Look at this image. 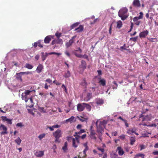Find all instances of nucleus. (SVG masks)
Instances as JSON below:
<instances>
[{"mask_svg": "<svg viewBox=\"0 0 158 158\" xmlns=\"http://www.w3.org/2000/svg\"><path fill=\"white\" fill-rule=\"evenodd\" d=\"M128 12V9L126 8H124L120 10L118 13V15L121 17V19L124 20L128 16V15L127 14Z\"/></svg>", "mask_w": 158, "mask_h": 158, "instance_id": "1", "label": "nucleus"}, {"mask_svg": "<svg viewBox=\"0 0 158 158\" xmlns=\"http://www.w3.org/2000/svg\"><path fill=\"white\" fill-rule=\"evenodd\" d=\"M53 136L55 138V142L56 143H59L60 140L59 138L62 136V132L61 130L57 129L56 131L53 133Z\"/></svg>", "mask_w": 158, "mask_h": 158, "instance_id": "2", "label": "nucleus"}, {"mask_svg": "<svg viewBox=\"0 0 158 158\" xmlns=\"http://www.w3.org/2000/svg\"><path fill=\"white\" fill-rule=\"evenodd\" d=\"M143 13L141 12L139 13V16L135 17L134 18L133 20L135 25L137 26H139V25L141 23V21L139 20L143 19Z\"/></svg>", "mask_w": 158, "mask_h": 158, "instance_id": "3", "label": "nucleus"}, {"mask_svg": "<svg viewBox=\"0 0 158 158\" xmlns=\"http://www.w3.org/2000/svg\"><path fill=\"white\" fill-rule=\"evenodd\" d=\"M104 121H103L102 122L100 121L99 125H98V121H97L96 122V124L97 127V131L98 133L102 134L103 132L104 129L102 127V126L103 125Z\"/></svg>", "mask_w": 158, "mask_h": 158, "instance_id": "4", "label": "nucleus"}, {"mask_svg": "<svg viewBox=\"0 0 158 158\" xmlns=\"http://www.w3.org/2000/svg\"><path fill=\"white\" fill-rule=\"evenodd\" d=\"M79 135H77L75 138H73L72 139L73 146L75 148H76L78 143H79V138L80 137Z\"/></svg>", "mask_w": 158, "mask_h": 158, "instance_id": "5", "label": "nucleus"}, {"mask_svg": "<svg viewBox=\"0 0 158 158\" xmlns=\"http://www.w3.org/2000/svg\"><path fill=\"white\" fill-rule=\"evenodd\" d=\"M31 73V72H21L19 73H16V78L20 80L21 81H22V76L23 74L28 75L29 74Z\"/></svg>", "mask_w": 158, "mask_h": 158, "instance_id": "6", "label": "nucleus"}, {"mask_svg": "<svg viewBox=\"0 0 158 158\" xmlns=\"http://www.w3.org/2000/svg\"><path fill=\"white\" fill-rule=\"evenodd\" d=\"M31 92L29 90H26L24 92L25 95H23V94L22 95V100H24L26 102H27L28 100V98L27 97V95L29 94Z\"/></svg>", "mask_w": 158, "mask_h": 158, "instance_id": "7", "label": "nucleus"}, {"mask_svg": "<svg viewBox=\"0 0 158 158\" xmlns=\"http://www.w3.org/2000/svg\"><path fill=\"white\" fill-rule=\"evenodd\" d=\"M85 103H78L77 105V110L78 111L81 112L85 109Z\"/></svg>", "mask_w": 158, "mask_h": 158, "instance_id": "8", "label": "nucleus"}, {"mask_svg": "<svg viewBox=\"0 0 158 158\" xmlns=\"http://www.w3.org/2000/svg\"><path fill=\"white\" fill-rule=\"evenodd\" d=\"M76 37V35L73 36L71 39L69 40L68 42L66 43L65 45L67 48H68L71 46L74 42V39Z\"/></svg>", "mask_w": 158, "mask_h": 158, "instance_id": "9", "label": "nucleus"}, {"mask_svg": "<svg viewBox=\"0 0 158 158\" xmlns=\"http://www.w3.org/2000/svg\"><path fill=\"white\" fill-rule=\"evenodd\" d=\"M142 119V121H150L151 119V116L150 115L146 116L143 115L139 118V120Z\"/></svg>", "mask_w": 158, "mask_h": 158, "instance_id": "10", "label": "nucleus"}, {"mask_svg": "<svg viewBox=\"0 0 158 158\" xmlns=\"http://www.w3.org/2000/svg\"><path fill=\"white\" fill-rule=\"evenodd\" d=\"M0 129L1 130H3V131H2L1 132V135H3L7 134V128L4 125L1 124V125L0 126Z\"/></svg>", "mask_w": 158, "mask_h": 158, "instance_id": "11", "label": "nucleus"}, {"mask_svg": "<svg viewBox=\"0 0 158 158\" xmlns=\"http://www.w3.org/2000/svg\"><path fill=\"white\" fill-rule=\"evenodd\" d=\"M148 34V31L147 30L141 32L139 34V37L140 38H145Z\"/></svg>", "mask_w": 158, "mask_h": 158, "instance_id": "12", "label": "nucleus"}, {"mask_svg": "<svg viewBox=\"0 0 158 158\" xmlns=\"http://www.w3.org/2000/svg\"><path fill=\"white\" fill-rule=\"evenodd\" d=\"M132 5L134 7H139L141 6L140 2L139 0H134Z\"/></svg>", "mask_w": 158, "mask_h": 158, "instance_id": "13", "label": "nucleus"}, {"mask_svg": "<svg viewBox=\"0 0 158 158\" xmlns=\"http://www.w3.org/2000/svg\"><path fill=\"white\" fill-rule=\"evenodd\" d=\"M81 64L80 65L79 67L81 68L84 71L86 67V62L84 60H82L81 61Z\"/></svg>", "mask_w": 158, "mask_h": 158, "instance_id": "14", "label": "nucleus"}, {"mask_svg": "<svg viewBox=\"0 0 158 158\" xmlns=\"http://www.w3.org/2000/svg\"><path fill=\"white\" fill-rule=\"evenodd\" d=\"M35 155L38 157H41L44 155L43 151H37L35 153Z\"/></svg>", "mask_w": 158, "mask_h": 158, "instance_id": "15", "label": "nucleus"}, {"mask_svg": "<svg viewBox=\"0 0 158 158\" xmlns=\"http://www.w3.org/2000/svg\"><path fill=\"white\" fill-rule=\"evenodd\" d=\"M96 133H95L94 130H91L90 134L89 136L90 137L93 139L96 140L97 139V138L95 136Z\"/></svg>", "mask_w": 158, "mask_h": 158, "instance_id": "16", "label": "nucleus"}, {"mask_svg": "<svg viewBox=\"0 0 158 158\" xmlns=\"http://www.w3.org/2000/svg\"><path fill=\"white\" fill-rule=\"evenodd\" d=\"M43 69V66L41 64H39L36 69L37 72L38 73H40L41 72Z\"/></svg>", "mask_w": 158, "mask_h": 158, "instance_id": "17", "label": "nucleus"}, {"mask_svg": "<svg viewBox=\"0 0 158 158\" xmlns=\"http://www.w3.org/2000/svg\"><path fill=\"white\" fill-rule=\"evenodd\" d=\"M118 154L120 156H122L124 153V152L120 147H118L117 149Z\"/></svg>", "mask_w": 158, "mask_h": 158, "instance_id": "18", "label": "nucleus"}, {"mask_svg": "<svg viewBox=\"0 0 158 158\" xmlns=\"http://www.w3.org/2000/svg\"><path fill=\"white\" fill-rule=\"evenodd\" d=\"M96 103L98 105H101L104 103L103 100L100 98H97L96 99Z\"/></svg>", "mask_w": 158, "mask_h": 158, "instance_id": "19", "label": "nucleus"}, {"mask_svg": "<svg viewBox=\"0 0 158 158\" xmlns=\"http://www.w3.org/2000/svg\"><path fill=\"white\" fill-rule=\"evenodd\" d=\"M51 35H48L44 39V41L45 44L49 43L51 40Z\"/></svg>", "mask_w": 158, "mask_h": 158, "instance_id": "20", "label": "nucleus"}, {"mask_svg": "<svg viewBox=\"0 0 158 158\" xmlns=\"http://www.w3.org/2000/svg\"><path fill=\"white\" fill-rule=\"evenodd\" d=\"M91 98H92L91 93H88L87 94L86 97L84 98V100L85 101L88 102L89 101Z\"/></svg>", "mask_w": 158, "mask_h": 158, "instance_id": "21", "label": "nucleus"}, {"mask_svg": "<svg viewBox=\"0 0 158 158\" xmlns=\"http://www.w3.org/2000/svg\"><path fill=\"white\" fill-rule=\"evenodd\" d=\"M99 83L100 85L103 86H105L106 85V81L104 79H100Z\"/></svg>", "mask_w": 158, "mask_h": 158, "instance_id": "22", "label": "nucleus"}, {"mask_svg": "<svg viewBox=\"0 0 158 158\" xmlns=\"http://www.w3.org/2000/svg\"><path fill=\"white\" fill-rule=\"evenodd\" d=\"M84 29L82 25H80L79 27L75 29V31H76L78 32L82 31Z\"/></svg>", "mask_w": 158, "mask_h": 158, "instance_id": "23", "label": "nucleus"}, {"mask_svg": "<svg viewBox=\"0 0 158 158\" xmlns=\"http://www.w3.org/2000/svg\"><path fill=\"white\" fill-rule=\"evenodd\" d=\"M41 54H42V60L43 61H44V60H45L47 57V56H48V55L49 54H48V53H47V52H46L45 53V54H44V52H42Z\"/></svg>", "mask_w": 158, "mask_h": 158, "instance_id": "24", "label": "nucleus"}, {"mask_svg": "<svg viewBox=\"0 0 158 158\" xmlns=\"http://www.w3.org/2000/svg\"><path fill=\"white\" fill-rule=\"evenodd\" d=\"M67 146V142H65L64 144V146L62 148V149L63 150L64 152H65L66 151L68 150Z\"/></svg>", "mask_w": 158, "mask_h": 158, "instance_id": "25", "label": "nucleus"}, {"mask_svg": "<svg viewBox=\"0 0 158 158\" xmlns=\"http://www.w3.org/2000/svg\"><path fill=\"white\" fill-rule=\"evenodd\" d=\"M77 118L79 119L80 121H81L82 122H87V120H88L87 118H83L82 117H79L77 116Z\"/></svg>", "mask_w": 158, "mask_h": 158, "instance_id": "26", "label": "nucleus"}, {"mask_svg": "<svg viewBox=\"0 0 158 158\" xmlns=\"http://www.w3.org/2000/svg\"><path fill=\"white\" fill-rule=\"evenodd\" d=\"M142 125L144 126H147L148 127H156V125L155 123L151 124L149 125H147L145 123H143L141 124Z\"/></svg>", "mask_w": 158, "mask_h": 158, "instance_id": "27", "label": "nucleus"}, {"mask_svg": "<svg viewBox=\"0 0 158 158\" xmlns=\"http://www.w3.org/2000/svg\"><path fill=\"white\" fill-rule=\"evenodd\" d=\"M86 108L87 110L90 111L91 109V106L88 104L85 103V108Z\"/></svg>", "mask_w": 158, "mask_h": 158, "instance_id": "28", "label": "nucleus"}, {"mask_svg": "<svg viewBox=\"0 0 158 158\" xmlns=\"http://www.w3.org/2000/svg\"><path fill=\"white\" fill-rule=\"evenodd\" d=\"M117 27L118 28H121L122 26V23L121 21L119 20L117 22Z\"/></svg>", "mask_w": 158, "mask_h": 158, "instance_id": "29", "label": "nucleus"}, {"mask_svg": "<svg viewBox=\"0 0 158 158\" xmlns=\"http://www.w3.org/2000/svg\"><path fill=\"white\" fill-rule=\"evenodd\" d=\"M130 140L131 145H133L135 141V137H132L130 139Z\"/></svg>", "mask_w": 158, "mask_h": 158, "instance_id": "30", "label": "nucleus"}, {"mask_svg": "<svg viewBox=\"0 0 158 158\" xmlns=\"http://www.w3.org/2000/svg\"><path fill=\"white\" fill-rule=\"evenodd\" d=\"M15 141L18 145H20L22 140L19 137L16 139L15 140Z\"/></svg>", "mask_w": 158, "mask_h": 158, "instance_id": "31", "label": "nucleus"}, {"mask_svg": "<svg viewBox=\"0 0 158 158\" xmlns=\"http://www.w3.org/2000/svg\"><path fill=\"white\" fill-rule=\"evenodd\" d=\"M70 73L69 70H67V72L64 76V77L65 78H68L70 76Z\"/></svg>", "mask_w": 158, "mask_h": 158, "instance_id": "32", "label": "nucleus"}, {"mask_svg": "<svg viewBox=\"0 0 158 158\" xmlns=\"http://www.w3.org/2000/svg\"><path fill=\"white\" fill-rule=\"evenodd\" d=\"M25 67L28 69H31L33 68V66L31 64L27 63L25 65Z\"/></svg>", "mask_w": 158, "mask_h": 158, "instance_id": "33", "label": "nucleus"}, {"mask_svg": "<svg viewBox=\"0 0 158 158\" xmlns=\"http://www.w3.org/2000/svg\"><path fill=\"white\" fill-rule=\"evenodd\" d=\"M145 155L142 153H139L136 154L135 156V158L137 157H140L142 158H144Z\"/></svg>", "mask_w": 158, "mask_h": 158, "instance_id": "34", "label": "nucleus"}, {"mask_svg": "<svg viewBox=\"0 0 158 158\" xmlns=\"http://www.w3.org/2000/svg\"><path fill=\"white\" fill-rule=\"evenodd\" d=\"M74 119V117L73 116H71L70 118L66 120V122L68 123V122H70L71 123L73 120Z\"/></svg>", "mask_w": 158, "mask_h": 158, "instance_id": "35", "label": "nucleus"}, {"mask_svg": "<svg viewBox=\"0 0 158 158\" xmlns=\"http://www.w3.org/2000/svg\"><path fill=\"white\" fill-rule=\"evenodd\" d=\"M79 24V23H73L71 26L70 27L71 29H73L75 27H77L78 26Z\"/></svg>", "mask_w": 158, "mask_h": 158, "instance_id": "36", "label": "nucleus"}, {"mask_svg": "<svg viewBox=\"0 0 158 158\" xmlns=\"http://www.w3.org/2000/svg\"><path fill=\"white\" fill-rule=\"evenodd\" d=\"M45 135V134L44 133H43V134H41L39 135L38 136V138L40 140H41L44 137Z\"/></svg>", "mask_w": 158, "mask_h": 158, "instance_id": "37", "label": "nucleus"}, {"mask_svg": "<svg viewBox=\"0 0 158 158\" xmlns=\"http://www.w3.org/2000/svg\"><path fill=\"white\" fill-rule=\"evenodd\" d=\"M138 36H137L135 37H132L130 38V40L134 42H135L137 40Z\"/></svg>", "mask_w": 158, "mask_h": 158, "instance_id": "38", "label": "nucleus"}, {"mask_svg": "<svg viewBox=\"0 0 158 158\" xmlns=\"http://www.w3.org/2000/svg\"><path fill=\"white\" fill-rule=\"evenodd\" d=\"M56 44H63V40L62 39H59V38H58L57 40H56Z\"/></svg>", "mask_w": 158, "mask_h": 158, "instance_id": "39", "label": "nucleus"}, {"mask_svg": "<svg viewBox=\"0 0 158 158\" xmlns=\"http://www.w3.org/2000/svg\"><path fill=\"white\" fill-rule=\"evenodd\" d=\"M61 34H62L61 33H59L58 32H57L56 33L55 35L57 38H59L61 36Z\"/></svg>", "mask_w": 158, "mask_h": 158, "instance_id": "40", "label": "nucleus"}, {"mask_svg": "<svg viewBox=\"0 0 158 158\" xmlns=\"http://www.w3.org/2000/svg\"><path fill=\"white\" fill-rule=\"evenodd\" d=\"M134 133H135V131L133 129H129L127 132V133L130 134Z\"/></svg>", "mask_w": 158, "mask_h": 158, "instance_id": "41", "label": "nucleus"}, {"mask_svg": "<svg viewBox=\"0 0 158 158\" xmlns=\"http://www.w3.org/2000/svg\"><path fill=\"white\" fill-rule=\"evenodd\" d=\"M85 132V131L84 130L81 129L79 132H76L75 133L76 134H81L83 133H84Z\"/></svg>", "mask_w": 158, "mask_h": 158, "instance_id": "42", "label": "nucleus"}, {"mask_svg": "<svg viewBox=\"0 0 158 158\" xmlns=\"http://www.w3.org/2000/svg\"><path fill=\"white\" fill-rule=\"evenodd\" d=\"M48 53V54L49 55H52V54H55V55H57L58 56H60L61 54L60 53H56V52H50Z\"/></svg>", "mask_w": 158, "mask_h": 158, "instance_id": "43", "label": "nucleus"}, {"mask_svg": "<svg viewBox=\"0 0 158 158\" xmlns=\"http://www.w3.org/2000/svg\"><path fill=\"white\" fill-rule=\"evenodd\" d=\"M148 40H149L151 42H155L157 40V39L156 38H148Z\"/></svg>", "mask_w": 158, "mask_h": 158, "instance_id": "44", "label": "nucleus"}, {"mask_svg": "<svg viewBox=\"0 0 158 158\" xmlns=\"http://www.w3.org/2000/svg\"><path fill=\"white\" fill-rule=\"evenodd\" d=\"M45 81L48 82V83L52 84V80L50 78H48L45 80Z\"/></svg>", "mask_w": 158, "mask_h": 158, "instance_id": "45", "label": "nucleus"}, {"mask_svg": "<svg viewBox=\"0 0 158 158\" xmlns=\"http://www.w3.org/2000/svg\"><path fill=\"white\" fill-rule=\"evenodd\" d=\"M126 135H124L122 134L119 136V138L122 140H124L125 138Z\"/></svg>", "mask_w": 158, "mask_h": 158, "instance_id": "46", "label": "nucleus"}, {"mask_svg": "<svg viewBox=\"0 0 158 158\" xmlns=\"http://www.w3.org/2000/svg\"><path fill=\"white\" fill-rule=\"evenodd\" d=\"M75 56L81 58L83 56L80 54H78L76 52H75Z\"/></svg>", "mask_w": 158, "mask_h": 158, "instance_id": "47", "label": "nucleus"}, {"mask_svg": "<svg viewBox=\"0 0 158 158\" xmlns=\"http://www.w3.org/2000/svg\"><path fill=\"white\" fill-rule=\"evenodd\" d=\"M6 121L8 124H11L12 123L11 120L10 119L8 118L7 120H6Z\"/></svg>", "mask_w": 158, "mask_h": 158, "instance_id": "48", "label": "nucleus"}, {"mask_svg": "<svg viewBox=\"0 0 158 158\" xmlns=\"http://www.w3.org/2000/svg\"><path fill=\"white\" fill-rule=\"evenodd\" d=\"M39 110L40 111H42L44 113L46 112V111L45 110H44V107H40Z\"/></svg>", "mask_w": 158, "mask_h": 158, "instance_id": "49", "label": "nucleus"}, {"mask_svg": "<svg viewBox=\"0 0 158 158\" xmlns=\"http://www.w3.org/2000/svg\"><path fill=\"white\" fill-rule=\"evenodd\" d=\"M102 134L101 133H98V137L99 139L101 141L102 140Z\"/></svg>", "mask_w": 158, "mask_h": 158, "instance_id": "50", "label": "nucleus"}, {"mask_svg": "<svg viewBox=\"0 0 158 158\" xmlns=\"http://www.w3.org/2000/svg\"><path fill=\"white\" fill-rule=\"evenodd\" d=\"M16 126L19 127H22L23 126V124L22 123H18L16 124Z\"/></svg>", "mask_w": 158, "mask_h": 158, "instance_id": "51", "label": "nucleus"}, {"mask_svg": "<svg viewBox=\"0 0 158 158\" xmlns=\"http://www.w3.org/2000/svg\"><path fill=\"white\" fill-rule=\"evenodd\" d=\"M49 87H50V86L48 85L47 83L45 84L44 88L45 89H48Z\"/></svg>", "mask_w": 158, "mask_h": 158, "instance_id": "52", "label": "nucleus"}, {"mask_svg": "<svg viewBox=\"0 0 158 158\" xmlns=\"http://www.w3.org/2000/svg\"><path fill=\"white\" fill-rule=\"evenodd\" d=\"M38 46L41 48L43 47V46L41 44L40 41V40L38 41Z\"/></svg>", "mask_w": 158, "mask_h": 158, "instance_id": "53", "label": "nucleus"}, {"mask_svg": "<svg viewBox=\"0 0 158 158\" xmlns=\"http://www.w3.org/2000/svg\"><path fill=\"white\" fill-rule=\"evenodd\" d=\"M60 127V125H53L52 126V127L54 128H58Z\"/></svg>", "mask_w": 158, "mask_h": 158, "instance_id": "54", "label": "nucleus"}, {"mask_svg": "<svg viewBox=\"0 0 158 158\" xmlns=\"http://www.w3.org/2000/svg\"><path fill=\"white\" fill-rule=\"evenodd\" d=\"M123 122L124 123L125 126L127 127H129V125L127 123V120H125Z\"/></svg>", "mask_w": 158, "mask_h": 158, "instance_id": "55", "label": "nucleus"}, {"mask_svg": "<svg viewBox=\"0 0 158 158\" xmlns=\"http://www.w3.org/2000/svg\"><path fill=\"white\" fill-rule=\"evenodd\" d=\"M112 23L110 25V27L109 28V33L110 34H111V30L112 29L111 27H112Z\"/></svg>", "mask_w": 158, "mask_h": 158, "instance_id": "56", "label": "nucleus"}, {"mask_svg": "<svg viewBox=\"0 0 158 158\" xmlns=\"http://www.w3.org/2000/svg\"><path fill=\"white\" fill-rule=\"evenodd\" d=\"M140 150H141L143 149H144L145 148V146L143 145H140Z\"/></svg>", "mask_w": 158, "mask_h": 158, "instance_id": "57", "label": "nucleus"}, {"mask_svg": "<svg viewBox=\"0 0 158 158\" xmlns=\"http://www.w3.org/2000/svg\"><path fill=\"white\" fill-rule=\"evenodd\" d=\"M118 134V133L117 131H115L112 133V135L114 136H116Z\"/></svg>", "mask_w": 158, "mask_h": 158, "instance_id": "58", "label": "nucleus"}, {"mask_svg": "<svg viewBox=\"0 0 158 158\" xmlns=\"http://www.w3.org/2000/svg\"><path fill=\"white\" fill-rule=\"evenodd\" d=\"M2 119L3 121H6L7 120L8 118H7V117L6 116H2Z\"/></svg>", "mask_w": 158, "mask_h": 158, "instance_id": "59", "label": "nucleus"}, {"mask_svg": "<svg viewBox=\"0 0 158 158\" xmlns=\"http://www.w3.org/2000/svg\"><path fill=\"white\" fill-rule=\"evenodd\" d=\"M38 41H37L35 42L34 43V44L33 45V46L35 48H36L37 46H38Z\"/></svg>", "mask_w": 158, "mask_h": 158, "instance_id": "60", "label": "nucleus"}, {"mask_svg": "<svg viewBox=\"0 0 158 158\" xmlns=\"http://www.w3.org/2000/svg\"><path fill=\"white\" fill-rule=\"evenodd\" d=\"M98 149L100 151H101L102 152H104V148H98Z\"/></svg>", "mask_w": 158, "mask_h": 158, "instance_id": "61", "label": "nucleus"}, {"mask_svg": "<svg viewBox=\"0 0 158 158\" xmlns=\"http://www.w3.org/2000/svg\"><path fill=\"white\" fill-rule=\"evenodd\" d=\"M86 136V134H84L83 135H82L81 136H80V138H81L82 139H84L85 138Z\"/></svg>", "mask_w": 158, "mask_h": 158, "instance_id": "62", "label": "nucleus"}, {"mask_svg": "<svg viewBox=\"0 0 158 158\" xmlns=\"http://www.w3.org/2000/svg\"><path fill=\"white\" fill-rule=\"evenodd\" d=\"M152 154L155 155H158V151H155L152 152Z\"/></svg>", "mask_w": 158, "mask_h": 158, "instance_id": "63", "label": "nucleus"}, {"mask_svg": "<svg viewBox=\"0 0 158 158\" xmlns=\"http://www.w3.org/2000/svg\"><path fill=\"white\" fill-rule=\"evenodd\" d=\"M40 58V56L39 55H36L35 56V59L37 60H38Z\"/></svg>", "mask_w": 158, "mask_h": 158, "instance_id": "64", "label": "nucleus"}]
</instances>
